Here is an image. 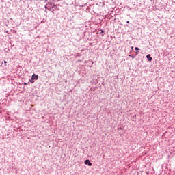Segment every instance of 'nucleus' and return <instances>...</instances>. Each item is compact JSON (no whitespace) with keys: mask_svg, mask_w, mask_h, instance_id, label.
<instances>
[{"mask_svg":"<svg viewBox=\"0 0 175 175\" xmlns=\"http://www.w3.org/2000/svg\"><path fill=\"white\" fill-rule=\"evenodd\" d=\"M46 13H47V9L45 10Z\"/></svg>","mask_w":175,"mask_h":175,"instance_id":"9b49d317","label":"nucleus"},{"mask_svg":"<svg viewBox=\"0 0 175 175\" xmlns=\"http://www.w3.org/2000/svg\"><path fill=\"white\" fill-rule=\"evenodd\" d=\"M129 57H131V58L134 59V58H135L136 56H135V55H129Z\"/></svg>","mask_w":175,"mask_h":175,"instance_id":"39448f33","label":"nucleus"},{"mask_svg":"<svg viewBox=\"0 0 175 175\" xmlns=\"http://www.w3.org/2000/svg\"><path fill=\"white\" fill-rule=\"evenodd\" d=\"M52 8V13H54V11L58 10V8H57V5H55L51 3H49L45 5V9H47L48 10H51Z\"/></svg>","mask_w":175,"mask_h":175,"instance_id":"f257e3e1","label":"nucleus"},{"mask_svg":"<svg viewBox=\"0 0 175 175\" xmlns=\"http://www.w3.org/2000/svg\"><path fill=\"white\" fill-rule=\"evenodd\" d=\"M135 54H136V55H137L139 54V52H138V51H136V52H135Z\"/></svg>","mask_w":175,"mask_h":175,"instance_id":"1a4fd4ad","label":"nucleus"},{"mask_svg":"<svg viewBox=\"0 0 175 175\" xmlns=\"http://www.w3.org/2000/svg\"><path fill=\"white\" fill-rule=\"evenodd\" d=\"M4 64H7L8 62L6 60H4Z\"/></svg>","mask_w":175,"mask_h":175,"instance_id":"0eeeda50","label":"nucleus"},{"mask_svg":"<svg viewBox=\"0 0 175 175\" xmlns=\"http://www.w3.org/2000/svg\"><path fill=\"white\" fill-rule=\"evenodd\" d=\"M85 165H88V166H92V163L89 159H87L84 161Z\"/></svg>","mask_w":175,"mask_h":175,"instance_id":"f03ea898","label":"nucleus"},{"mask_svg":"<svg viewBox=\"0 0 175 175\" xmlns=\"http://www.w3.org/2000/svg\"><path fill=\"white\" fill-rule=\"evenodd\" d=\"M146 58L148 61H150V62L152 61V57H151V55H147Z\"/></svg>","mask_w":175,"mask_h":175,"instance_id":"20e7f679","label":"nucleus"},{"mask_svg":"<svg viewBox=\"0 0 175 175\" xmlns=\"http://www.w3.org/2000/svg\"><path fill=\"white\" fill-rule=\"evenodd\" d=\"M135 50H136L137 51H139V50H140V49H139L138 47H135Z\"/></svg>","mask_w":175,"mask_h":175,"instance_id":"423d86ee","label":"nucleus"},{"mask_svg":"<svg viewBox=\"0 0 175 175\" xmlns=\"http://www.w3.org/2000/svg\"><path fill=\"white\" fill-rule=\"evenodd\" d=\"M129 54L130 55L132 54V51H130Z\"/></svg>","mask_w":175,"mask_h":175,"instance_id":"9d476101","label":"nucleus"},{"mask_svg":"<svg viewBox=\"0 0 175 175\" xmlns=\"http://www.w3.org/2000/svg\"><path fill=\"white\" fill-rule=\"evenodd\" d=\"M39 79V75H36V74H33L31 76V80H38Z\"/></svg>","mask_w":175,"mask_h":175,"instance_id":"7ed1b4c3","label":"nucleus"},{"mask_svg":"<svg viewBox=\"0 0 175 175\" xmlns=\"http://www.w3.org/2000/svg\"><path fill=\"white\" fill-rule=\"evenodd\" d=\"M131 51H133V46H131Z\"/></svg>","mask_w":175,"mask_h":175,"instance_id":"6e6552de","label":"nucleus"},{"mask_svg":"<svg viewBox=\"0 0 175 175\" xmlns=\"http://www.w3.org/2000/svg\"><path fill=\"white\" fill-rule=\"evenodd\" d=\"M31 83H33V81H31Z\"/></svg>","mask_w":175,"mask_h":175,"instance_id":"ddd939ff","label":"nucleus"},{"mask_svg":"<svg viewBox=\"0 0 175 175\" xmlns=\"http://www.w3.org/2000/svg\"><path fill=\"white\" fill-rule=\"evenodd\" d=\"M129 21H127V23L129 24Z\"/></svg>","mask_w":175,"mask_h":175,"instance_id":"f8f14e48","label":"nucleus"}]
</instances>
